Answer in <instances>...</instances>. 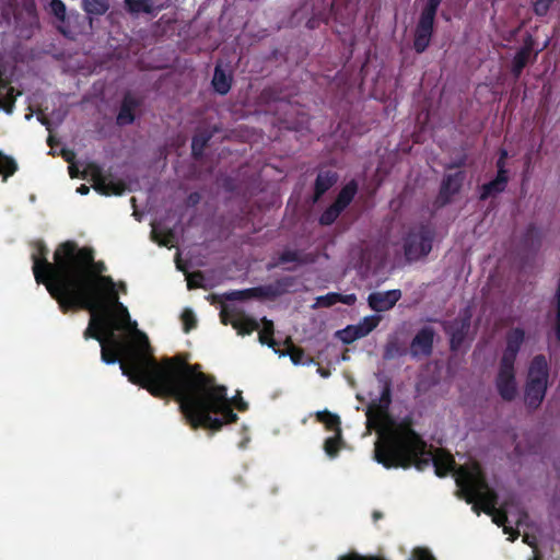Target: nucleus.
<instances>
[{"mask_svg":"<svg viewBox=\"0 0 560 560\" xmlns=\"http://www.w3.org/2000/svg\"><path fill=\"white\" fill-rule=\"evenodd\" d=\"M148 348L147 340L142 348L127 346L112 329L101 343V359L106 364L119 362L122 374L151 395L173 397L194 429L220 431L224 424L237 421L228 388L217 384L214 376L203 373L200 364H189L178 355L158 363Z\"/></svg>","mask_w":560,"mask_h":560,"instance_id":"1","label":"nucleus"},{"mask_svg":"<svg viewBox=\"0 0 560 560\" xmlns=\"http://www.w3.org/2000/svg\"><path fill=\"white\" fill-rule=\"evenodd\" d=\"M389 389L384 387L377 401H372L366 411V421L378 438L375 442V459L386 468L415 465L423 469L432 465L438 476L454 471L462 497L472 504V510L485 511L493 523L503 527L513 540L520 534L525 514L513 513L510 505L497 508V495L486 482L476 462H468L455 469L453 456L441 448L428 447L406 422L397 421L388 412Z\"/></svg>","mask_w":560,"mask_h":560,"instance_id":"2","label":"nucleus"},{"mask_svg":"<svg viewBox=\"0 0 560 560\" xmlns=\"http://www.w3.org/2000/svg\"><path fill=\"white\" fill-rule=\"evenodd\" d=\"M62 293L58 306L63 314L71 307H93L97 304L115 303L122 315L128 308L119 301L117 284L105 276L107 267L103 260H95L92 247H80L75 241H65L57 254Z\"/></svg>","mask_w":560,"mask_h":560,"instance_id":"3","label":"nucleus"},{"mask_svg":"<svg viewBox=\"0 0 560 560\" xmlns=\"http://www.w3.org/2000/svg\"><path fill=\"white\" fill-rule=\"evenodd\" d=\"M85 310L91 312V318L83 332L85 340L95 339L101 343L113 332L127 330L136 327L137 323L131 322L130 314L122 315L115 303L104 302L93 307H71L70 311Z\"/></svg>","mask_w":560,"mask_h":560,"instance_id":"4","label":"nucleus"},{"mask_svg":"<svg viewBox=\"0 0 560 560\" xmlns=\"http://www.w3.org/2000/svg\"><path fill=\"white\" fill-rule=\"evenodd\" d=\"M65 244V242L60 243L55 252H54V261H49L48 256V248L46 244L43 241H36L34 243V247L36 248V253L32 254V261H33V273L35 281L38 284L45 285L46 290L50 294V296L58 303L60 295L62 293V284L61 278H60V271L58 270L55 265L58 264V257L57 254L60 250L61 246Z\"/></svg>","mask_w":560,"mask_h":560,"instance_id":"5","label":"nucleus"},{"mask_svg":"<svg viewBox=\"0 0 560 560\" xmlns=\"http://www.w3.org/2000/svg\"><path fill=\"white\" fill-rule=\"evenodd\" d=\"M523 340L524 331L520 328H515L508 336L506 349L503 353L495 380L497 389L504 400H513L518 393L515 380L514 361Z\"/></svg>","mask_w":560,"mask_h":560,"instance_id":"6","label":"nucleus"},{"mask_svg":"<svg viewBox=\"0 0 560 560\" xmlns=\"http://www.w3.org/2000/svg\"><path fill=\"white\" fill-rule=\"evenodd\" d=\"M548 385V363L545 357L533 359L527 374L525 402L529 408H537L545 398Z\"/></svg>","mask_w":560,"mask_h":560,"instance_id":"7","label":"nucleus"},{"mask_svg":"<svg viewBox=\"0 0 560 560\" xmlns=\"http://www.w3.org/2000/svg\"><path fill=\"white\" fill-rule=\"evenodd\" d=\"M433 232L428 225H415L404 231L401 242L407 261L425 257L432 249Z\"/></svg>","mask_w":560,"mask_h":560,"instance_id":"8","label":"nucleus"},{"mask_svg":"<svg viewBox=\"0 0 560 560\" xmlns=\"http://www.w3.org/2000/svg\"><path fill=\"white\" fill-rule=\"evenodd\" d=\"M291 283V278H284L277 281L276 284L269 285H260L244 290H234L224 293L222 296L217 294L208 295V300L211 304H215L218 302H222V299L226 301H246L249 299H273L280 295L284 290L281 289L282 285H288Z\"/></svg>","mask_w":560,"mask_h":560,"instance_id":"9","label":"nucleus"},{"mask_svg":"<svg viewBox=\"0 0 560 560\" xmlns=\"http://www.w3.org/2000/svg\"><path fill=\"white\" fill-rule=\"evenodd\" d=\"M317 422L324 424L325 429L332 432V435L325 439L323 450L328 458L334 459L339 452L346 448V442L342 439V429L340 417L329 410H322L315 413Z\"/></svg>","mask_w":560,"mask_h":560,"instance_id":"10","label":"nucleus"},{"mask_svg":"<svg viewBox=\"0 0 560 560\" xmlns=\"http://www.w3.org/2000/svg\"><path fill=\"white\" fill-rule=\"evenodd\" d=\"M85 172L91 176L92 187L104 196H121L126 190V185L121 180H116L112 173L105 172L97 163H89Z\"/></svg>","mask_w":560,"mask_h":560,"instance_id":"11","label":"nucleus"},{"mask_svg":"<svg viewBox=\"0 0 560 560\" xmlns=\"http://www.w3.org/2000/svg\"><path fill=\"white\" fill-rule=\"evenodd\" d=\"M220 318L222 324L232 325V327L236 329L237 334L241 336L250 335L253 331L259 328V324L255 318L244 314L231 315L226 306L222 307L220 312Z\"/></svg>","mask_w":560,"mask_h":560,"instance_id":"12","label":"nucleus"},{"mask_svg":"<svg viewBox=\"0 0 560 560\" xmlns=\"http://www.w3.org/2000/svg\"><path fill=\"white\" fill-rule=\"evenodd\" d=\"M350 205V183H347L341 188L337 200L328 207L319 217L322 225L332 224L341 211Z\"/></svg>","mask_w":560,"mask_h":560,"instance_id":"13","label":"nucleus"},{"mask_svg":"<svg viewBox=\"0 0 560 560\" xmlns=\"http://www.w3.org/2000/svg\"><path fill=\"white\" fill-rule=\"evenodd\" d=\"M401 293L399 290L375 292L370 294L369 304L372 310L376 312H384L392 308L398 302Z\"/></svg>","mask_w":560,"mask_h":560,"instance_id":"14","label":"nucleus"},{"mask_svg":"<svg viewBox=\"0 0 560 560\" xmlns=\"http://www.w3.org/2000/svg\"><path fill=\"white\" fill-rule=\"evenodd\" d=\"M140 106V101L127 93L120 104V108L116 118L117 125L126 126L135 121V110Z\"/></svg>","mask_w":560,"mask_h":560,"instance_id":"15","label":"nucleus"},{"mask_svg":"<svg viewBox=\"0 0 560 560\" xmlns=\"http://www.w3.org/2000/svg\"><path fill=\"white\" fill-rule=\"evenodd\" d=\"M506 156V152L503 151L500 160L498 161V176L494 180L490 182L489 184L485 185L482 187L481 198L486 199L492 195H495L498 192H501L508 183V175L506 171L503 168V162Z\"/></svg>","mask_w":560,"mask_h":560,"instance_id":"16","label":"nucleus"},{"mask_svg":"<svg viewBox=\"0 0 560 560\" xmlns=\"http://www.w3.org/2000/svg\"><path fill=\"white\" fill-rule=\"evenodd\" d=\"M434 338V331L431 328L421 329L411 343V354L413 357L428 355L431 352Z\"/></svg>","mask_w":560,"mask_h":560,"instance_id":"17","label":"nucleus"},{"mask_svg":"<svg viewBox=\"0 0 560 560\" xmlns=\"http://www.w3.org/2000/svg\"><path fill=\"white\" fill-rule=\"evenodd\" d=\"M331 14L335 22L339 23L341 28L336 27V32L347 34L350 27V11L348 8V0H332L331 2Z\"/></svg>","mask_w":560,"mask_h":560,"instance_id":"18","label":"nucleus"},{"mask_svg":"<svg viewBox=\"0 0 560 560\" xmlns=\"http://www.w3.org/2000/svg\"><path fill=\"white\" fill-rule=\"evenodd\" d=\"M434 20L421 16L415 38V49L422 52L429 45L432 35Z\"/></svg>","mask_w":560,"mask_h":560,"instance_id":"19","label":"nucleus"},{"mask_svg":"<svg viewBox=\"0 0 560 560\" xmlns=\"http://www.w3.org/2000/svg\"><path fill=\"white\" fill-rule=\"evenodd\" d=\"M156 0H124L125 9L132 15L140 13L155 15L163 10V4L156 5Z\"/></svg>","mask_w":560,"mask_h":560,"instance_id":"20","label":"nucleus"},{"mask_svg":"<svg viewBox=\"0 0 560 560\" xmlns=\"http://www.w3.org/2000/svg\"><path fill=\"white\" fill-rule=\"evenodd\" d=\"M337 179L338 176L336 172L320 171L315 180L313 202H317L320 197L336 184Z\"/></svg>","mask_w":560,"mask_h":560,"instance_id":"21","label":"nucleus"},{"mask_svg":"<svg viewBox=\"0 0 560 560\" xmlns=\"http://www.w3.org/2000/svg\"><path fill=\"white\" fill-rule=\"evenodd\" d=\"M20 92H15L13 86H9L5 81L0 80V109L7 114H12L15 107L16 97Z\"/></svg>","mask_w":560,"mask_h":560,"instance_id":"22","label":"nucleus"},{"mask_svg":"<svg viewBox=\"0 0 560 560\" xmlns=\"http://www.w3.org/2000/svg\"><path fill=\"white\" fill-rule=\"evenodd\" d=\"M469 329V317L464 316L460 322L456 325H447L446 331L451 337V346L453 349L459 348L462 341L464 340L465 334Z\"/></svg>","mask_w":560,"mask_h":560,"instance_id":"23","label":"nucleus"},{"mask_svg":"<svg viewBox=\"0 0 560 560\" xmlns=\"http://www.w3.org/2000/svg\"><path fill=\"white\" fill-rule=\"evenodd\" d=\"M464 180V174L462 172H457L453 175H448L442 184L441 189V198L444 202H446L450 197L457 192L459 187L462 186V183Z\"/></svg>","mask_w":560,"mask_h":560,"instance_id":"24","label":"nucleus"},{"mask_svg":"<svg viewBox=\"0 0 560 560\" xmlns=\"http://www.w3.org/2000/svg\"><path fill=\"white\" fill-rule=\"evenodd\" d=\"M380 320H381L380 315H370V316H365L355 326L352 325V340L366 336L378 325Z\"/></svg>","mask_w":560,"mask_h":560,"instance_id":"25","label":"nucleus"},{"mask_svg":"<svg viewBox=\"0 0 560 560\" xmlns=\"http://www.w3.org/2000/svg\"><path fill=\"white\" fill-rule=\"evenodd\" d=\"M212 85L218 94L226 95L231 90L232 78L226 74L223 69L217 66L212 78Z\"/></svg>","mask_w":560,"mask_h":560,"instance_id":"26","label":"nucleus"},{"mask_svg":"<svg viewBox=\"0 0 560 560\" xmlns=\"http://www.w3.org/2000/svg\"><path fill=\"white\" fill-rule=\"evenodd\" d=\"M351 560H384L373 556H362L352 550ZM409 560H435L429 549L417 547L410 552Z\"/></svg>","mask_w":560,"mask_h":560,"instance_id":"27","label":"nucleus"},{"mask_svg":"<svg viewBox=\"0 0 560 560\" xmlns=\"http://www.w3.org/2000/svg\"><path fill=\"white\" fill-rule=\"evenodd\" d=\"M262 322V329L258 332V340L261 345H267L269 348L276 349L277 342L273 339V323L270 319H267L264 317L261 319Z\"/></svg>","mask_w":560,"mask_h":560,"instance_id":"28","label":"nucleus"},{"mask_svg":"<svg viewBox=\"0 0 560 560\" xmlns=\"http://www.w3.org/2000/svg\"><path fill=\"white\" fill-rule=\"evenodd\" d=\"M19 166L16 161L0 151V175L2 176V182H7L9 177L13 176L18 171Z\"/></svg>","mask_w":560,"mask_h":560,"instance_id":"29","label":"nucleus"},{"mask_svg":"<svg viewBox=\"0 0 560 560\" xmlns=\"http://www.w3.org/2000/svg\"><path fill=\"white\" fill-rule=\"evenodd\" d=\"M82 9L89 15H103L109 9L108 0H82Z\"/></svg>","mask_w":560,"mask_h":560,"instance_id":"30","label":"nucleus"},{"mask_svg":"<svg viewBox=\"0 0 560 560\" xmlns=\"http://www.w3.org/2000/svg\"><path fill=\"white\" fill-rule=\"evenodd\" d=\"M211 136L208 133H198L191 140V155L194 159L199 160L203 155V151L208 145Z\"/></svg>","mask_w":560,"mask_h":560,"instance_id":"31","label":"nucleus"},{"mask_svg":"<svg viewBox=\"0 0 560 560\" xmlns=\"http://www.w3.org/2000/svg\"><path fill=\"white\" fill-rule=\"evenodd\" d=\"M339 301L342 303H346V304H350V295H341L339 293H328L326 295L318 296L316 304L320 307H330Z\"/></svg>","mask_w":560,"mask_h":560,"instance_id":"32","label":"nucleus"},{"mask_svg":"<svg viewBox=\"0 0 560 560\" xmlns=\"http://www.w3.org/2000/svg\"><path fill=\"white\" fill-rule=\"evenodd\" d=\"M289 262L304 264L305 260L302 258L299 250L285 249L279 255L276 265H285Z\"/></svg>","mask_w":560,"mask_h":560,"instance_id":"33","label":"nucleus"},{"mask_svg":"<svg viewBox=\"0 0 560 560\" xmlns=\"http://www.w3.org/2000/svg\"><path fill=\"white\" fill-rule=\"evenodd\" d=\"M528 56H529L528 49H522L521 51H518L516 54V56L514 58V62H513V71H514L515 75H518L521 73L522 69L524 68V66L527 62Z\"/></svg>","mask_w":560,"mask_h":560,"instance_id":"34","label":"nucleus"},{"mask_svg":"<svg viewBox=\"0 0 560 560\" xmlns=\"http://www.w3.org/2000/svg\"><path fill=\"white\" fill-rule=\"evenodd\" d=\"M182 322H183L185 332L190 331L191 329L196 328V326H197V319L191 310H185L183 312Z\"/></svg>","mask_w":560,"mask_h":560,"instance_id":"35","label":"nucleus"},{"mask_svg":"<svg viewBox=\"0 0 560 560\" xmlns=\"http://www.w3.org/2000/svg\"><path fill=\"white\" fill-rule=\"evenodd\" d=\"M50 10L51 13L60 21H63L66 18V5L61 0H51L50 1Z\"/></svg>","mask_w":560,"mask_h":560,"instance_id":"36","label":"nucleus"},{"mask_svg":"<svg viewBox=\"0 0 560 560\" xmlns=\"http://www.w3.org/2000/svg\"><path fill=\"white\" fill-rule=\"evenodd\" d=\"M441 1L442 0H428L427 4L421 13V16H425V18L434 20L436 10H438Z\"/></svg>","mask_w":560,"mask_h":560,"instance_id":"37","label":"nucleus"},{"mask_svg":"<svg viewBox=\"0 0 560 560\" xmlns=\"http://www.w3.org/2000/svg\"><path fill=\"white\" fill-rule=\"evenodd\" d=\"M288 353L292 360V362L294 364H299L302 362L303 360V357H304V351L303 349L299 348V347H295L294 345H290L289 349H288Z\"/></svg>","mask_w":560,"mask_h":560,"instance_id":"38","label":"nucleus"},{"mask_svg":"<svg viewBox=\"0 0 560 560\" xmlns=\"http://www.w3.org/2000/svg\"><path fill=\"white\" fill-rule=\"evenodd\" d=\"M202 280H203V276L200 271H196V272L189 275L187 278L188 289L200 288Z\"/></svg>","mask_w":560,"mask_h":560,"instance_id":"39","label":"nucleus"},{"mask_svg":"<svg viewBox=\"0 0 560 560\" xmlns=\"http://www.w3.org/2000/svg\"><path fill=\"white\" fill-rule=\"evenodd\" d=\"M553 0H537L534 4V10L538 15H544L548 11Z\"/></svg>","mask_w":560,"mask_h":560,"instance_id":"40","label":"nucleus"},{"mask_svg":"<svg viewBox=\"0 0 560 560\" xmlns=\"http://www.w3.org/2000/svg\"><path fill=\"white\" fill-rule=\"evenodd\" d=\"M557 301H558V306H557V319H556V335H557V338L560 340V284L557 290Z\"/></svg>","mask_w":560,"mask_h":560,"instance_id":"41","label":"nucleus"},{"mask_svg":"<svg viewBox=\"0 0 560 560\" xmlns=\"http://www.w3.org/2000/svg\"><path fill=\"white\" fill-rule=\"evenodd\" d=\"M234 405L238 411H246L248 409V404L241 396L234 398Z\"/></svg>","mask_w":560,"mask_h":560,"instance_id":"42","label":"nucleus"},{"mask_svg":"<svg viewBox=\"0 0 560 560\" xmlns=\"http://www.w3.org/2000/svg\"><path fill=\"white\" fill-rule=\"evenodd\" d=\"M339 334L341 335V339L345 343H350V325L346 326L339 331Z\"/></svg>","mask_w":560,"mask_h":560,"instance_id":"43","label":"nucleus"},{"mask_svg":"<svg viewBox=\"0 0 560 560\" xmlns=\"http://www.w3.org/2000/svg\"><path fill=\"white\" fill-rule=\"evenodd\" d=\"M200 200V195L198 192H191L189 196H188V203L189 205H197Z\"/></svg>","mask_w":560,"mask_h":560,"instance_id":"44","label":"nucleus"},{"mask_svg":"<svg viewBox=\"0 0 560 560\" xmlns=\"http://www.w3.org/2000/svg\"><path fill=\"white\" fill-rule=\"evenodd\" d=\"M77 191L80 195H88L89 191H90V187H88L86 185L82 184L81 186L78 187Z\"/></svg>","mask_w":560,"mask_h":560,"instance_id":"45","label":"nucleus"},{"mask_svg":"<svg viewBox=\"0 0 560 560\" xmlns=\"http://www.w3.org/2000/svg\"><path fill=\"white\" fill-rule=\"evenodd\" d=\"M524 541L535 548V538L534 537H529L527 534H525Z\"/></svg>","mask_w":560,"mask_h":560,"instance_id":"46","label":"nucleus"},{"mask_svg":"<svg viewBox=\"0 0 560 560\" xmlns=\"http://www.w3.org/2000/svg\"><path fill=\"white\" fill-rule=\"evenodd\" d=\"M57 143V140L55 139L54 136H49L48 139H47V144L50 147V148H54V145Z\"/></svg>","mask_w":560,"mask_h":560,"instance_id":"47","label":"nucleus"},{"mask_svg":"<svg viewBox=\"0 0 560 560\" xmlns=\"http://www.w3.org/2000/svg\"><path fill=\"white\" fill-rule=\"evenodd\" d=\"M172 237H173V233L170 231L167 234V237L163 242H161V244L164 246H167L170 243V238H172Z\"/></svg>","mask_w":560,"mask_h":560,"instance_id":"48","label":"nucleus"},{"mask_svg":"<svg viewBox=\"0 0 560 560\" xmlns=\"http://www.w3.org/2000/svg\"><path fill=\"white\" fill-rule=\"evenodd\" d=\"M63 156H65L66 161L70 162L71 161V156H73V153L65 152Z\"/></svg>","mask_w":560,"mask_h":560,"instance_id":"49","label":"nucleus"},{"mask_svg":"<svg viewBox=\"0 0 560 560\" xmlns=\"http://www.w3.org/2000/svg\"><path fill=\"white\" fill-rule=\"evenodd\" d=\"M119 288H120V290H121L124 293H126V292H127V287H126V284H125L124 282H120V283H119Z\"/></svg>","mask_w":560,"mask_h":560,"instance_id":"50","label":"nucleus"},{"mask_svg":"<svg viewBox=\"0 0 560 560\" xmlns=\"http://www.w3.org/2000/svg\"><path fill=\"white\" fill-rule=\"evenodd\" d=\"M339 560H350V552L339 557Z\"/></svg>","mask_w":560,"mask_h":560,"instance_id":"51","label":"nucleus"},{"mask_svg":"<svg viewBox=\"0 0 560 560\" xmlns=\"http://www.w3.org/2000/svg\"><path fill=\"white\" fill-rule=\"evenodd\" d=\"M348 351H349L348 349H346V350L343 351V353H342V359H343V360H347V359H348Z\"/></svg>","mask_w":560,"mask_h":560,"instance_id":"52","label":"nucleus"},{"mask_svg":"<svg viewBox=\"0 0 560 560\" xmlns=\"http://www.w3.org/2000/svg\"><path fill=\"white\" fill-rule=\"evenodd\" d=\"M307 26L311 27V28L314 27L313 24H312V21H307Z\"/></svg>","mask_w":560,"mask_h":560,"instance_id":"53","label":"nucleus"},{"mask_svg":"<svg viewBox=\"0 0 560 560\" xmlns=\"http://www.w3.org/2000/svg\"><path fill=\"white\" fill-rule=\"evenodd\" d=\"M373 96H374V97H376V98L382 97V96H381L378 93H376V92L373 94Z\"/></svg>","mask_w":560,"mask_h":560,"instance_id":"54","label":"nucleus"},{"mask_svg":"<svg viewBox=\"0 0 560 560\" xmlns=\"http://www.w3.org/2000/svg\"><path fill=\"white\" fill-rule=\"evenodd\" d=\"M351 191H352V195H353V194H354V187H353V186H352V188H351Z\"/></svg>","mask_w":560,"mask_h":560,"instance_id":"55","label":"nucleus"}]
</instances>
